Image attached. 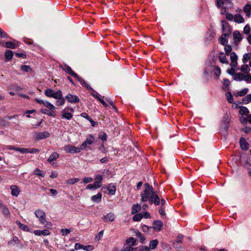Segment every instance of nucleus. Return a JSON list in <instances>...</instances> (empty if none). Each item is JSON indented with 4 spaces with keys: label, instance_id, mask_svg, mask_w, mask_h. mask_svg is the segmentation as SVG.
<instances>
[{
    "label": "nucleus",
    "instance_id": "nucleus-1",
    "mask_svg": "<svg viewBox=\"0 0 251 251\" xmlns=\"http://www.w3.org/2000/svg\"><path fill=\"white\" fill-rule=\"evenodd\" d=\"M145 189L141 192V201L145 203L148 202L149 204L151 205L154 204L155 206L159 205L161 203V206L166 204V201L162 198L160 199L158 192L155 191L151 185L148 183L144 185Z\"/></svg>",
    "mask_w": 251,
    "mask_h": 251
},
{
    "label": "nucleus",
    "instance_id": "nucleus-2",
    "mask_svg": "<svg viewBox=\"0 0 251 251\" xmlns=\"http://www.w3.org/2000/svg\"><path fill=\"white\" fill-rule=\"evenodd\" d=\"M62 91L58 90L55 92L51 89H47L44 91L45 95L49 98H53L54 99H59L62 98Z\"/></svg>",
    "mask_w": 251,
    "mask_h": 251
},
{
    "label": "nucleus",
    "instance_id": "nucleus-3",
    "mask_svg": "<svg viewBox=\"0 0 251 251\" xmlns=\"http://www.w3.org/2000/svg\"><path fill=\"white\" fill-rule=\"evenodd\" d=\"M36 217L38 218L40 222L42 224H45L46 222V215L45 212L41 209H37L35 210L34 213Z\"/></svg>",
    "mask_w": 251,
    "mask_h": 251
},
{
    "label": "nucleus",
    "instance_id": "nucleus-4",
    "mask_svg": "<svg viewBox=\"0 0 251 251\" xmlns=\"http://www.w3.org/2000/svg\"><path fill=\"white\" fill-rule=\"evenodd\" d=\"M64 150L67 152L71 153H77L80 151L79 148L70 145H66L64 147Z\"/></svg>",
    "mask_w": 251,
    "mask_h": 251
},
{
    "label": "nucleus",
    "instance_id": "nucleus-5",
    "mask_svg": "<svg viewBox=\"0 0 251 251\" xmlns=\"http://www.w3.org/2000/svg\"><path fill=\"white\" fill-rule=\"evenodd\" d=\"M222 23L223 33H228L229 35L232 31V28L226 21H222Z\"/></svg>",
    "mask_w": 251,
    "mask_h": 251
},
{
    "label": "nucleus",
    "instance_id": "nucleus-6",
    "mask_svg": "<svg viewBox=\"0 0 251 251\" xmlns=\"http://www.w3.org/2000/svg\"><path fill=\"white\" fill-rule=\"evenodd\" d=\"M75 249L76 250L83 249L86 251H92L94 249V247L92 245L84 246L79 243H76L75 246Z\"/></svg>",
    "mask_w": 251,
    "mask_h": 251
},
{
    "label": "nucleus",
    "instance_id": "nucleus-7",
    "mask_svg": "<svg viewBox=\"0 0 251 251\" xmlns=\"http://www.w3.org/2000/svg\"><path fill=\"white\" fill-rule=\"evenodd\" d=\"M65 99L69 102L72 103H77L79 101L78 97L76 95H73L69 94L65 97Z\"/></svg>",
    "mask_w": 251,
    "mask_h": 251
},
{
    "label": "nucleus",
    "instance_id": "nucleus-8",
    "mask_svg": "<svg viewBox=\"0 0 251 251\" xmlns=\"http://www.w3.org/2000/svg\"><path fill=\"white\" fill-rule=\"evenodd\" d=\"M50 135V133L47 131H43L36 134L35 139L36 140H41L48 138Z\"/></svg>",
    "mask_w": 251,
    "mask_h": 251
},
{
    "label": "nucleus",
    "instance_id": "nucleus-9",
    "mask_svg": "<svg viewBox=\"0 0 251 251\" xmlns=\"http://www.w3.org/2000/svg\"><path fill=\"white\" fill-rule=\"evenodd\" d=\"M163 227V223L161 221H155L153 223L152 228L157 231H160Z\"/></svg>",
    "mask_w": 251,
    "mask_h": 251
},
{
    "label": "nucleus",
    "instance_id": "nucleus-10",
    "mask_svg": "<svg viewBox=\"0 0 251 251\" xmlns=\"http://www.w3.org/2000/svg\"><path fill=\"white\" fill-rule=\"evenodd\" d=\"M239 143L242 150L247 151L249 149V145L244 137H242L240 138Z\"/></svg>",
    "mask_w": 251,
    "mask_h": 251
},
{
    "label": "nucleus",
    "instance_id": "nucleus-11",
    "mask_svg": "<svg viewBox=\"0 0 251 251\" xmlns=\"http://www.w3.org/2000/svg\"><path fill=\"white\" fill-rule=\"evenodd\" d=\"M62 119L70 120L73 117V114L67 111V108L64 109L61 112Z\"/></svg>",
    "mask_w": 251,
    "mask_h": 251
},
{
    "label": "nucleus",
    "instance_id": "nucleus-12",
    "mask_svg": "<svg viewBox=\"0 0 251 251\" xmlns=\"http://www.w3.org/2000/svg\"><path fill=\"white\" fill-rule=\"evenodd\" d=\"M0 210L5 217H9L10 214L8 209L1 203H0Z\"/></svg>",
    "mask_w": 251,
    "mask_h": 251
},
{
    "label": "nucleus",
    "instance_id": "nucleus-13",
    "mask_svg": "<svg viewBox=\"0 0 251 251\" xmlns=\"http://www.w3.org/2000/svg\"><path fill=\"white\" fill-rule=\"evenodd\" d=\"M233 39L234 40V42L235 43L240 42L243 38L241 36V33L238 30H235L233 32Z\"/></svg>",
    "mask_w": 251,
    "mask_h": 251
},
{
    "label": "nucleus",
    "instance_id": "nucleus-14",
    "mask_svg": "<svg viewBox=\"0 0 251 251\" xmlns=\"http://www.w3.org/2000/svg\"><path fill=\"white\" fill-rule=\"evenodd\" d=\"M34 234L35 235L40 236V235H49L50 234V232L48 229H44V230H35L34 231Z\"/></svg>",
    "mask_w": 251,
    "mask_h": 251
},
{
    "label": "nucleus",
    "instance_id": "nucleus-15",
    "mask_svg": "<svg viewBox=\"0 0 251 251\" xmlns=\"http://www.w3.org/2000/svg\"><path fill=\"white\" fill-rule=\"evenodd\" d=\"M7 149L9 150H15L16 151H18L22 153H25L27 151V148H17L11 145L7 146Z\"/></svg>",
    "mask_w": 251,
    "mask_h": 251
},
{
    "label": "nucleus",
    "instance_id": "nucleus-16",
    "mask_svg": "<svg viewBox=\"0 0 251 251\" xmlns=\"http://www.w3.org/2000/svg\"><path fill=\"white\" fill-rule=\"evenodd\" d=\"M11 194L13 196L17 197L20 192V189L16 185H11L10 186Z\"/></svg>",
    "mask_w": 251,
    "mask_h": 251
},
{
    "label": "nucleus",
    "instance_id": "nucleus-17",
    "mask_svg": "<svg viewBox=\"0 0 251 251\" xmlns=\"http://www.w3.org/2000/svg\"><path fill=\"white\" fill-rule=\"evenodd\" d=\"M115 215L112 213H109L103 217L102 219L105 222H113L115 219Z\"/></svg>",
    "mask_w": 251,
    "mask_h": 251
},
{
    "label": "nucleus",
    "instance_id": "nucleus-18",
    "mask_svg": "<svg viewBox=\"0 0 251 251\" xmlns=\"http://www.w3.org/2000/svg\"><path fill=\"white\" fill-rule=\"evenodd\" d=\"M63 70L68 74L71 75L74 77H77V74L75 73L71 68L70 66L67 65H65L63 68Z\"/></svg>",
    "mask_w": 251,
    "mask_h": 251
},
{
    "label": "nucleus",
    "instance_id": "nucleus-19",
    "mask_svg": "<svg viewBox=\"0 0 251 251\" xmlns=\"http://www.w3.org/2000/svg\"><path fill=\"white\" fill-rule=\"evenodd\" d=\"M107 190L108 191V193L110 195H113L115 194L116 188V186L113 183H110L107 187Z\"/></svg>",
    "mask_w": 251,
    "mask_h": 251
},
{
    "label": "nucleus",
    "instance_id": "nucleus-20",
    "mask_svg": "<svg viewBox=\"0 0 251 251\" xmlns=\"http://www.w3.org/2000/svg\"><path fill=\"white\" fill-rule=\"evenodd\" d=\"M229 36L228 33H223L222 36L220 38V43L224 46H225L227 43V37Z\"/></svg>",
    "mask_w": 251,
    "mask_h": 251
},
{
    "label": "nucleus",
    "instance_id": "nucleus-21",
    "mask_svg": "<svg viewBox=\"0 0 251 251\" xmlns=\"http://www.w3.org/2000/svg\"><path fill=\"white\" fill-rule=\"evenodd\" d=\"M141 209V206L138 204H133L131 208V213L132 214H135L136 213L139 212Z\"/></svg>",
    "mask_w": 251,
    "mask_h": 251
},
{
    "label": "nucleus",
    "instance_id": "nucleus-22",
    "mask_svg": "<svg viewBox=\"0 0 251 251\" xmlns=\"http://www.w3.org/2000/svg\"><path fill=\"white\" fill-rule=\"evenodd\" d=\"M102 194L100 193H98L97 194L92 196L91 199L92 201L95 202H99L101 200Z\"/></svg>",
    "mask_w": 251,
    "mask_h": 251
},
{
    "label": "nucleus",
    "instance_id": "nucleus-23",
    "mask_svg": "<svg viewBox=\"0 0 251 251\" xmlns=\"http://www.w3.org/2000/svg\"><path fill=\"white\" fill-rule=\"evenodd\" d=\"M126 243L128 246H134L136 245V239L133 237H129L126 240Z\"/></svg>",
    "mask_w": 251,
    "mask_h": 251
},
{
    "label": "nucleus",
    "instance_id": "nucleus-24",
    "mask_svg": "<svg viewBox=\"0 0 251 251\" xmlns=\"http://www.w3.org/2000/svg\"><path fill=\"white\" fill-rule=\"evenodd\" d=\"M244 12L246 13V16L250 18L251 14V5L247 4L244 7Z\"/></svg>",
    "mask_w": 251,
    "mask_h": 251
},
{
    "label": "nucleus",
    "instance_id": "nucleus-25",
    "mask_svg": "<svg viewBox=\"0 0 251 251\" xmlns=\"http://www.w3.org/2000/svg\"><path fill=\"white\" fill-rule=\"evenodd\" d=\"M219 61L222 63H225V64H228V62L227 60V59L226 58V56L224 54V53L222 52L219 53V55L218 56Z\"/></svg>",
    "mask_w": 251,
    "mask_h": 251
},
{
    "label": "nucleus",
    "instance_id": "nucleus-26",
    "mask_svg": "<svg viewBox=\"0 0 251 251\" xmlns=\"http://www.w3.org/2000/svg\"><path fill=\"white\" fill-rule=\"evenodd\" d=\"M59 157V154L56 152H53L52 153L49 158L48 159V161L49 163H51L53 161L56 160L57 158Z\"/></svg>",
    "mask_w": 251,
    "mask_h": 251
},
{
    "label": "nucleus",
    "instance_id": "nucleus-27",
    "mask_svg": "<svg viewBox=\"0 0 251 251\" xmlns=\"http://www.w3.org/2000/svg\"><path fill=\"white\" fill-rule=\"evenodd\" d=\"M16 223L21 229L25 231H29V228L27 226L22 224L20 222L18 221H17L16 222Z\"/></svg>",
    "mask_w": 251,
    "mask_h": 251
},
{
    "label": "nucleus",
    "instance_id": "nucleus-28",
    "mask_svg": "<svg viewBox=\"0 0 251 251\" xmlns=\"http://www.w3.org/2000/svg\"><path fill=\"white\" fill-rule=\"evenodd\" d=\"M101 185H99L98 183L94 182L93 184H90L87 186L86 188L89 190H95L100 187Z\"/></svg>",
    "mask_w": 251,
    "mask_h": 251
},
{
    "label": "nucleus",
    "instance_id": "nucleus-29",
    "mask_svg": "<svg viewBox=\"0 0 251 251\" xmlns=\"http://www.w3.org/2000/svg\"><path fill=\"white\" fill-rule=\"evenodd\" d=\"M13 56V53L12 51L10 50H6V51L5 52V57L6 59V61H9L10 60Z\"/></svg>",
    "mask_w": 251,
    "mask_h": 251
},
{
    "label": "nucleus",
    "instance_id": "nucleus-30",
    "mask_svg": "<svg viewBox=\"0 0 251 251\" xmlns=\"http://www.w3.org/2000/svg\"><path fill=\"white\" fill-rule=\"evenodd\" d=\"M158 244V241L157 239H154L151 241L149 244V247L151 250L155 249Z\"/></svg>",
    "mask_w": 251,
    "mask_h": 251
},
{
    "label": "nucleus",
    "instance_id": "nucleus-31",
    "mask_svg": "<svg viewBox=\"0 0 251 251\" xmlns=\"http://www.w3.org/2000/svg\"><path fill=\"white\" fill-rule=\"evenodd\" d=\"M134 233H135L136 236L139 238L140 241L142 243H144V241L145 240V237L143 236V235L138 230H135L134 231Z\"/></svg>",
    "mask_w": 251,
    "mask_h": 251
},
{
    "label": "nucleus",
    "instance_id": "nucleus-32",
    "mask_svg": "<svg viewBox=\"0 0 251 251\" xmlns=\"http://www.w3.org/2000/svg\"><path fill=\"white\" fill-rule=\"evenodd\" d=\"M234 21L237 23H242L244 20L243 17L239 14H236L234 17Z\"/></svg>",
    "mask_w": 251,
    "mask_h": 251
},
{
    "label": "nucleus",
    "instance_id": "nucleus-33",
    "mask_svg": "<svg viewBox=\"0 0 251 251\" xmlns=\"http://www.w3.org/2000/svg\"><path fill=\"white\" fill-rule=\"evenodd\" d=\"M33 174L41 177H44L45 174L43 171L40 170L38 168H36Z\"/></svg>",
    "mask_w": 251,
    "mask_h": 251
},
{
    "label": "nucleus",
    "instance_id": "nucleus-34",
    "mask_svg": "<svg viewBox=\"0 0 251 251\" xmlns=\"http://www.w3.org/2000/svg\"><path fill=\"white\" fill-rule=\"evenodd\" d=\"M249 113L248 109L245 106H242L239 110V114L242 115H247Z\"/></svg>",
    "mask_w": 251,
    "mask_h": 251
},
{
    "label": "nucleus",
    "instance_id": "nucleus-35",
    "mask_svg": "<svg viewBox=\"0 0 251 251\" xmlns=\"http://www.w3.org/2000/svg\"><path fill=\"white\" fill-rule=\"evenodd\" d=\"M234 79L236 81H242L244 79V75L240 73H236L234 76Z\"/></svg>",
    "mask_w": 251,
    "mask_h": 251
},
{
    "label": "nucleus",
    "instance_id": "nucleus-36",
    "mask_svg": "<svg viewBox=\"0 0 251 251\" xmlns=\"http://www.w3.org/2000/svg\"><path fill=\"white\" fill-rule=\"evenodd\" d=\"M94 141V137L91 134L89 135L88 137H87L86 139L84 141L87 144L90 145L93 144Z\"/></svg>",
    "mask_w": 251,
    "mask_h": 251
},
{
    "label": "nucleus",
    "instance_id": "nucleus-37",
    "mask_svg": "<svg viewBox=\"0 0 251 251\" xmlns=\"http://www.w3.org/2000/svg\"><path fill=\"white\" fill-rule=\"evenodd\" d=\"M56 99L57 100L56 101V105H57V106H61V105H63L65 103V100L64 98H63L62 96V98H61Z\"/></svg>",
    "mask_w": 251,
    "mask_h": 251
},
{
    "label": "nucleus",
    "instance_id": "nucleus-38",
    "mask_svg": "<svg viewBox=\"0 0 251 251\" xmlns=\"http://www.w3.org/2000/svg\"><path fill=\"white\" fill-rule=\"evenodd\" d=\"M79 181V178H71L66 180V183L67 184H74L75 183Z\"/></svg>",
    "mask_w": 251,
    "mask_h": 251
},
{
    "label": "nucleus",
    "instance_id": "nucleus-39",
    "mask_svg": "<svg viewBox=\"0 0 251 251\" xmlns=\"http://www.w3.org/2000/svg\"><path fill=\"white\" fill-rule=\"evenodd\" d=\"M226 97L227 100L230 103H233V98L231 93L230 92H228L226 93Z\"/></svg>",
    "mask_w": 251,
    "mask_h": 251
},
{
    "label": "nucleus",
    "instance_id": "nucleus-40",
    "mask_svg": "<svg viewBox=\"0 0 251 251\" xmlns=\"http://www.w3.org/2000/svg\"><path fill=\"white\" fill-rule=\"evenodd\" d=\"M241 71L245 73H248L250 71V69L248 65L245 64L241 66Z\"/></svg>",
    "mask_w": 251,
    "mask_h": 251
},
{
    "label": "nucleus",
    "instance_id": "nucleus-41",
    "mask_svg": "<svg viewBox=\"0 0 251 251\" xmlns=\"http://www.w3.org/2000/svg\"><path fill=\"white\" fill-rule=\"evenodd\" d=\"M143 218V215L141 214H137L133 216L132 219L134 221L138 222L140 221Z\"/></svg>",
    "mask_w": 251,
    "mask_h": 251
},
{
    "label": "nucleus",
    "instance_id": "nucleus-42",
    "mask_svg": "<svg viewBox=\"0 0 251 251\" xmlns=\"http://www.w3.org/2000/svg\"><path fill=\"white\" fill-rule=\"evenodd\" d=\"M230 60L231 62L237 61V55L235 52H231L230 54Z\"/></svg>",
    "mask_w": 251,
    "mask_h": 251
},
{
    "label": "nucleus",
    "instance_id": "nucleus-43",
    "mask_svg": "<svg viewBox=\"0 0 251 251\" xmlns=\"http://www.w3.org/2000/svg\"><path fill=\"white\" fill-rule=\"evenodd\" d=\"M5 47L7 48H10L12 49H14L16 48V45L12 42H6L5 43Z\"/></svg>",
    "mask_w": 251,
    "mask_h": 251
},
{
    "label": "nucleus",
    "instance_id": "nucleus-44",
    "mask_svg": "<svg viewBox=\"0 0 251 251\" xmlns=\"http://www.w3.org/2000/svg\"><path fill=\"white\" fill-rule=\"evenodd\" d=\"M248 90H249L248 88H244L241 91H238L237 92V94L238 96L240 97H243L247 94Z\"/></svg>",
    "mask_w": 251,
    "mask_h": 251
},
{
    "label": "nucleus",
    "instance_id": "nucleus-45",
    "mask_svg": "<svg viewBox=\"0 0 251 251\" xmlns=\"http://www.w3.org/2000/svg\"><path fill=\"white\" fill-rule=\"evenodd\" d=\"M21 69L23 72H28L31 71V68L29 66H27V65H21Z\"/></svg>",
    "mask_w": 251,
    "mask_h": 251
},
{
    "label": "nucleus",
    "instance_id": "nucleus-46",
    "mask_svg": "<svg viewBox=\"0 0 251 251\" xmlns=\"http://www.w3.org/2000/svg\"><path fill=\"white\" fill-rule=\"evenodd\" d=\"M231 50H232V48H231V46L228 45H225V50L226 54V55H229V54L231 52Z\"/></svg>",
    "mask_w": 251,
    "mask_h": 251
},
{
    "label": "nucleus",
    "instance_id": "nucleus-47",
    "mask_svg": "<svg viewBox=\"0 0 251 251\" xmlns=\"http://www.w3.org/2000/svg\"><path fill=\"white\" fill-rule=\"evenodd\" d=\"M250 58H251V56L250 55L249 53L244 54L243 55V63H244V64L246 63L247 62V61H248V60H249L250 59Z\"/></svg>",
    "mask_w": 251,
    "mask_h": 251
},
{
    "label": "nucleus",
    "instance_id": "nucleus-48",
    "mask_svg": "<svg viewBox=\"0 0 251 251\" xmlns=\"http://www.w3.org/2000/svg\"><path fill=\"white\" fill-rule=\"evenodd\" d=\"M221 73V71L220 68L216 66L215 67V72H214V75L217 76L218 77Z\"/></svg>",
    "mask_w": 251,
    "mask_h": 251
},
{
    "label": "nucleus",
    "instance_id": "nucleus-49",
    "mask_svg": "<svg viewBox=\"0 0 251 251\" xmlns=\"http://www.w3.org/2000/svg\"><path fill=\"white\" fill-rule=\"evenodd\" d=\"M45 106L48 109H50V110H52V109H53L55 108V107L54 106L51 104L50 102L47 101H45Z\"/></svg>",
    "mask_w": 251,
    "mask_h": 251
},
{
    "label": "nucleus",
    "instance_id": "nucleus-50",
    "mask_svg": "<svg viewBox=\"0 0 251 251\" xmlns=\"http://www.w3.org/2000/svg\"><path fill=\"white\" fill-rule=\"evenodd\" d=\"M102 180V176L101 175H97L95 177V182L98 183L99 185H101L100 183Z\"/></svg>",
    "mask_w": 251,
    "mask_h": 251
},
{
    "label": "nucleus",
    "instance_id": "nucleus-51",
    "mask_svg": "<svg viewBox=\"0 0 251 251\" xmlns=\"http://www.w3.org/2000/svg\"><path fill=\"white\" fill-rule=\"evenodd\" d=\"M251 101V94L247 95L245 98L243 99V101L246 102V103H248Z\"/></svg>",
    "mask_w": 251,
    "mask_h": 251
},
{
    "label": "nucleus",
    "instance_id": "nucleus-52",
    "mask_svg": "<svg viewBox=\"0 0 251 251\" xmlns=\"http://www.w3.org/2000/svg\"><path fill=\"white\" fill-rule=\"evenodd\" d=\"M251 32V27L249 25H247L244 28V32L246 34H249Z\"/></svg>",
    "mask_w": 251,
    "mask_h": 251
},
{
    "label": "nucleus",
    "instance_id": "nucleus-53",
    "mask_svg": "<svg viewBox=\"0 0 251 251\" xmlns=\"http://www.w3.org/2000/svg\"><path fill=\"white\" fill-rule=\"evenodd\" d=\"M121 251H136V249L132 247L127 246L124 247Z\"/></svg>",
    "mask_w": 251,
    "mask_h": 251
},
{
    "label": "nucleus",
    "instance_id": "nucleus-54",
    "mask_svg": "<svg viewBox=\"0 0 251 251\" xmlns=\"http://www.w3.org/2000/svg\"><path fill=\"white\" fill-rule=\"evenodd\" d=\"M152 228V226H148L146 225H144L142 227V231L144 232H147L149 231L150 229H151Z\"/></svg>",
    "mask_w": 251,
    "mask_h": 251
},
{
    "label": "nucleus",
    "instance_id": "nucleus-55",
    "mask_svg": "<svg viewBox=\"0 0 251 251\" xmlns=\"http://www.w3.org/2000/svg\"><path fill=\"white\" fill-rule=\"evenodd\" d=\"M80 83L81 85H85L87 83L86 81L82 78L78 76L77 75V77H75Z\"/></svg>",
    "mask_w": 251,
    "mask_h": 251
},
{
    "label": "nucleus",
    "instance_id": "nucleus-56",
    "mask_svg": "<svg viewBox=\"0 0 251 251\" xmlns=\"http://www.w3.org/2000/svg\"><path fill=\"white\" fill-rule=\"evenodd\" d=\"M0 37L5 38H7L8 37V34L5 32H4L3 30H2L0 28Z\"/></svg>",
    "mask_w": 251,
    "mask_h": 251
},
{
    "label": "nucleus",
    "instance_id": "nucleus-57",
    "mask_svg": "<svg viewBox=\"0 0 251 251\" xmlns=\"http://www.w3.org/2000/svg\"><path fill=\"white\" fill-rule=\"evenodd\" d=\"M233 15L231 14V13H229L228 12H227L226 14V18L227 20H229V21H232L233 19Z\"/></svg>",
    "mask_w": 251,
    "mask_h": 251
},
{
    "label": "nucleus",
    "instance_id": "nucleus-58",
    "mask_svg": "<svg viewBox=\"0 0 251 251\" xmlns=\"http://www.w3.org/2000/svg\"><path fill=\"white\" fill-rule=\"evenodd\" d=\"M38 152H39V150L36 149H27V151L25 152V153H34Z\"/></svg>",
    "mask_w": 251,
    "mask_h": 251
},
{
    "label": "nucleus",
    "instance_id": "nucleus-59",
    "mask_svg": "<svg viewBox=\"0 0 251 251\" xmlns=\"http://www.w3.org/2000/svg\"><path fill=\"white\" fill-rule=\"evenodd\" d=\"M106 138H107V136H106V134L103 132L102 133H101L100 135H99V138L102 141H105L106 140Z\"/></svg>",
    "mask_w": 251,
    "mask_h": 251
},
{
    "label": "nucleus",
    "instance_id": "nucleus-60",
    "mask_svg": "<svg viewBox=\"0 0 251 251\" xmlns=\"http://www.w3.org/2000/svg\"><path fill=\"white\" fill-rule=\"evenodd\" d=\"M224 0H217V6L218 8H221L224 4Z\"/></svg>",
    "mask_w": 251,
    "mask_h": 251
},
{
    "label": "nucleus",
    "instance_id": "nucleus-61",
    "mask_svg": "<svg viewBox=\"0 0 251 251\" xmlns=\"http://www.w3.org/2000/svg\"><path fill=\"white\" fill-rule=\"evenodd\" d=\"M105 100L112 106L113 108L116 111L117 110V108L114 105L113 102L112 100H111L109 98H106Z\"/></svg>",
    "mask_w": 251,
    "mask_h": 251
},
{
    "label": "nucleus",
    "instance_id": "nucleus-62",
    "mask_svg": "<svg viewBox=\"0 0 251 251\" xmlns=\"http://www.w3.org/2000/svg\"><path fill=\"white\" fill-rule=\"evenodd\" d=\"M61 232L63 235H66L71 232V230L69 229H62Z\"/></svg>",
    "mask_w": 251,
    "mask_h": 251
},
{
    "label": "nucleus",
    "instance_id": "nucleus-63",
    "mask_svg": "<svg viewBox=\"0 0 251 251\" xmlns=\"http://www.w3.org/2000/svg\"><path fill=\"white\" fill-rule=\"evenodd\" d=\"M244 79L247 81L251 82V75L249 74L244 75Z\"/></svg>",
    "mask_w": 251,
    "mask_h": 251
},
{
    "label": "nucleus",
    "instance_id": "nucleus-64",
    "mask_svg": "<svg viewBox=\"0 0 251 251\" xmlns=\"http://www.w3.org/2000/svg\"><path fill=\"white\" fill-rule=\"evenodd\" d=\"M151 249L148 246H142L140 249V251H150Z\"/></svg>",
    "mask_w": 251,
    "mask_h": 251
}]
</instances>
